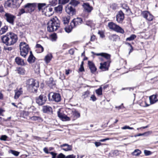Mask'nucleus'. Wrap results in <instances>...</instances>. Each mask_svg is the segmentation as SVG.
Returning a JSON list of instances; mask_svg holds the SVG:
<instances>
[{
    "label": "nucleus",
    "mask_w": 158,
    "mask_h": 158,
    "mask_svg": "<svg viewBox=\"0 0 158 158\" xmlns=\"http://www.w3.org/2000/svg\"><path fill=\"white\" fill-rule=\"evenodd\" d=\"M18 40L17 35L13 33L10 32L6 35L2 36V40L3 43L7 45L14 44L17 42Z\"/></svg>",
    "instance_id": "1"
},
{
    "label": "nucleus",
    "mask_w": 158,
    "mask_h": 158,
    "mask_svg": "<svg viewBox=\"0 0 158 158\" xmlns=\"http://www.w3.org/2000/svg\"><path fill=\"white\" fill-rule=\"evenodd\" d=\"M60 27V22L56 17L52 18L48 23V30L49 31H56Z\"/></svg>",
    "instance_id": "2"
},
{
    "label": "nucleus",
    "mask_w": 158,
    "mask_h": 158,
    "mask_svg": "<svg viewBox=\"0 0 158 158\" xmlns=\"http://www.w3.org/2000/svg\"><path fill=\"white\" fill-rule=\"evenodd\" d=\"M21 55L25 57L30 50L28 45L24 42H21L19 45Z\"/></svg>",
    "instance_id": "3"
},
{
    "label": "nucleus",
    "mask_w": 158,
    "mask_h": 158,
    "mask_svg": "<svg viewBox=\"0 0 158 158\" xmlns=\"http://www.w3.org/2000/svg\"><path fill=\"white\" fill-rule=\"evenodd\" d=\"M26 84L33 92L36 91L39 86L38 81L32 78L28 79L27 81Z\"/></svg>",
    "instance_id": "4"
},
{
    "label": "nucleus",
    "mask_w": 158,
    "mask_h": 158,
    "mask_svg": "<svg viewBox=\"0 0 158 158\" xmlns=\"http://www.w3.org/2000/svg\"><path fill=\"white\" fill-rule=\"evenodd\" d=\"M108 26L109 29L117 32L123 34L124 32V30L118 25L113 22L108 23Z\"/></svg>",
    "instance_id": "5"
},
{
    "label": "nucleus",
    "mask_w": 158,
    "mask_h": 158,
    "mask_svg": "<svg viewBox=\"0 0 158 158\" xmlns=\"http://www.w3.org/2000/svg\"><path fill=\"white\" fill-rule=\"evenodd\" d=\"M47 100V98L45 95L41 94L36 98V102L39 105H42Z\"/></svg>",
    "instance_id": "6"
},
{
    "label": "nucleus",
    "mask_w": 158,
    "mask_h": 158,
    "mask_svg": "<svg viewBox=\"0 0 158 158\" xmlns=\"http://www.w3.org/2000/svg\"><path fill=\"white\" fill-rule=\"evenodd\" d=\"M110 62L111 61L109 60L101 63H100V66L99 67V69L103 71H108L109 69Z\"/></svg>",
    "instance_id": "7"
},
{
    "label": "nucleus",
    "mask_w": 158,
    "mask_h": 158,
    "mask_svg": "<svg viewBox=\"0 0 158 158\" xmlns=\"http://www.w3.org/2000/svg\"><path fill=\"white\" fill-rule=\"evenodd\" d=\"M52 95V99L51 100L55 101V102H60L61 100V97L60 95L58 93H51L48 95V97L49 99L50 96Z\"/></svg>",
    "instance_id": "8"
},
{
    "label": "nucleus",
    "mask_w": 158,
    "mask_h": 158,
    "mask_svg": "<svg viewBox=\"0 0 158 158\" xmlns=\"http://www.w3.org/2000/svg\"><path fill=\"white\" fill-rule=\"evenodd\" d=\"M36 6L35 3H28L25 5L24 7L26 10V13L31 12L34 10Z\"/></svg>",
    "instance_id": "9"
},
{
    "label": "nucleus",
    "mask_w": 158,
    "mask_h": 158,
    "mask_svg": "<svg viewBox=\"0 0 158 158\" xmlns=\"http://www.w3.org/2000/svg\"><path fill=\"white\" fill-rule=\"evenodd\" d=\"M142 15L143 17L149 21L152 20L154 18L153 15L147 11H143Z\"/></svg>",
    "instance_id": "10"
},
{
    "label": "nucleus",
    "mask_w": 158,
    "mask_h": 158,
    "mask_svg": "<svg viewBox=\"0 0 158 158\" xmlns=\"http://www.w3.org/2000/svg\"><path fill=\"white\" fill-rule=\"evenodd\" d=\"M5 16L7 22L12 25L14 24V21L15 18V16L10 13H6Z\"/></svg>",
    "instance_id": "11"
},
{
    "label": "nucleus",
    "mask_w": 158,
    "mask_h": 158,
    "mask_svg": "<svg viewBox=\"0 0 158 158\" xmlns=\"http://www.w3.org/2000/svg\"><path fill=\"white\" fill-rule=\"evenodd\" d=\"M124 19V15L122 10L118 12L116 16V20L119 23H122Z\"/></svg>",
    "instance_id": "12"
},
{
    "label": "nucleus",
    "mask_w": 158,
    "mask_h": 158,
    "mask_svg": "<svg viewBox=\"0 0 158 158\" xmlns=\"http://www.w3.org/2000/svg\"><path fill=\"white\" fill-rule=\"evenodd\" d=\"M82 22V20L81 18H77L74 19L71 22V25L73 26L74 27L81 24Z\"/></svg>",
    "instance_id": "13"
},
{
    "label": "nucleus",
    "mask_w": 158,
    "mask_h": 158,
    "mask_svg": "<svg viewBox=\"0 0 158 158\" xmlns=\"http://www.w3.org/2000/svg\"><path fill=\"white\" fill-rule=\"evenodd\" d=\"M65 10L68 14L71 15H73L75 13L74 9L69 5L66 7Z\"/></svg>",
    "instance_id": "14"
},
{
    "label": "nucleus",
    "mask_w": 158,
    "mask_h": 158,
    "mask_svg": "<svg viewBox=\"0 0 158 158\" xmlns=\"http://www.w3.org/2000/svg\"><path fill=\"white\" fill-rule=\"evenodd\" d=\"M14 2V1L13 0H8L5 3V6L6 8L8 7L15 8L16 6V5Z\"/></svg>",
    "instance_id": "15"
},
{
    "label": "nucleus",
    "mask_w": 158,
    "mask_h": 158,
    "mask_svg": "<svg viewBox=\"0 0 158 158\" xmlns=\"http://www.w3.org/2000/svg\"><path fill=\"white\" fill-rule=\"evenodd\" d=\"M88 64L91 72L92 73H94L97 70V68L94 64L92 62L88 61Z\"/></svg>",
    "instance_id": "16"
},
{
    "label": "nucleus",
    "mask_w": 158,
    "mask_h": 158,
    "mask_svg": "<svg viewBox=\"0 0 158 158\" xmlns=\"http://www.w3.org/2000/svg\"><path fill=\"white\" fill-rule=\"evenodd\" d=\"M82 6L84 10L88 13H90L93 10V7L90 6L88 3H84Z\"/></svg>",
    "instance_id": "17"
},
{
    "label": "nucleus",
    "mask_w": 158,
    "mask_h": 158,
    "mask_svg": "<svg viewBox=\"0 0 158 158\" xmlns=\"http://www.w3.org/2000/svg\"><path fill=\"white\" fill-rule=\"evenodd\" d=\"M71 116V120H74L80 116V113L76 110H72Z\"/></svg>",
    "instance_id": "18"
},
{
    "label": "nucleus",
    "mask_w": 158,
    "mask_h": 158,
    "mask_svg": "<svg viewBox=\"0 0 158 158\" xmlns=\"http://www.w3.org/2000/svg\"><path fill=\"white\" fill-rule=\"evenodd\" d=\"M46 4L45 3H39L38 4V9L40 11H41L44 13L45 12L46 9H47L48 6H46Z\"/></svg>",
    "instance_id": "19"
},
{
    "label": "nucleus",
    "mask_w": 158,
    "mask_h": 158,
    "mask_svg": "<svg viewBox=\"0 0 158 158\" xmlns=\"http://www.w3.org/2000/svg\"><path fill=\"white\" fill-rule=\"evenodd\" d=\"M95 54L97 56H100L102 57H103L106 60H107V61H110L111 55H110L109 54L106 53L102 52L101 53H99L98 54Z\"/></svg>",
    "instance_id": "20"
},
{
    "label": "nucleus",
    "mask_w": 158,
    "mask_h": 158,
    "mask_svg": "<svg viewBox=\"0 0 158 158\" xmlns=\"http://www.w3.org/2000/svg\"><path fill=\"white\" fill-rule=\"evenodd\" d=\"M42 110L44 112L48 113H52V107L49 106H44L43 107Z\"/></svg>",
    "instance_id": "21"
},
{
    "label": "nucleus",
    "mask_w": 158,
    "mask_h": 158,
    "mask_svg": "<svg viewBox=\"0 0 158 158\" xmlns=\"http://www.w3.org/2000/svg\"><path fill=\"white\" fill-rule=\"evenodd\" d=\"M15 95L14 98L15 99L18 98L19 96L23 93V90L22 88H20L19 89H16L15 90Z\"/></svg>",
    "instance_id": "22"
},
{
    "label": "nucleus",
    "mask_w": 158,
    "mask_h": 158,
    "mask_svg": "<svg viewBox=\"0 0 158 158\" xmlns=\"http://www.w3.org/2000/svg\"><path fill=\"white\" fill-rule=\"evenodd\" d=\"M67 147L66 148H62V149L65 151H69L72 150V147L71 145H69L68 144L65 143L61 145L60 146V147L63 148V147Z\"/></svg>",
    "instance_id": "23"
},
{
    "label": "nucleus",
    "mask_w": 158,
    "mask_h": 158,
    "mask_svg": "<svg viewBox=\"0 0 158 158\" xmlns=\"http://www.w3.org/2000/svg\"><path fill=\"white\" fill-rule=\"evenodd\" d=\"M150 103L151 104H153L156 103L158 101L157 98V95H153L149 97Z\"/></svg>",
    "instance_id": "24"
},
{
    "label": "nucleus",
    "mask_w": 158,
    "mask_h": 158,
    "mask_svg": "<svg viewBox=\"0 0 158 158\" xmlns=\"http://www.w3.org/2000/svg\"><path fill=\"white\" fill-rule=\"evenodd\" d=\"M46 10L44 12V14L46 16L49 17L51 16L53 14V11H52V8L51 7H49L47 9H46Z\"/></svg>",
    "instance_id": "25"
},
{
    "label": "nucleus",
    "mask_w": 158,
    "mask_h": 158,
    "mask_svg": "<svg viewBox=\"0 0 158 158\" xmlns=\"http://www.w3.org/2000/svg\"><path fill=\"white\" fill-rule=\"evenodd\" d=\"M52 58V54L51 53L48 54L45 57L44 60L47 64L48 63Z\"/></svg>",
    "instance_id": "26"
},
{
    "label": "nucleus",
    "mask_w": 158,
    "mask_h": 158,
    "mask_svg": "<svg viewBox=\"0 0 158 158\" xmlns=\"http://www.w3.org/2000/svg\"><path fill=\"white\" fill-rule=\"evenodd\" d=\"M15 60L18 65H23L24 64V60L20 57H16L15 59Z\"/></svg>",
    "instance_id": "27"
},
{
    "label": "nucleus",
    "mask_w": 158,
    "mask_h": 158,
    "mask_svg": "<svg viewBox=\"0 0 158 158\" xmlns=\"http://www.w3.org/2000/svg\"><path fill=\"white\" fill-rule=\"evenodd\" d=\"M36 47L37 53H41L43 52L44 48L41 45L37 44L36 45Z\"/></svg>",
    "instance_id": "28"
},
{
    "label": "nucleus",
    "mask_w": 158,
    "mask_h": 158,
    "mask_svg": "<svg viewBox=\"0 0 158 158\" xmlns=\"http://www.w3.org/2000/svg\"><path fill=\"white\" fill-rule=\"evenodd\" d=\"M30 55L27 59V61L30 63H31L35 61V58L32 54L31 52H30Z\"/></svg>",
    "instance_id": "29"
},
{
    "label": "nucleus",
    "mask_w": 158,
    "mask_h": 158,
    "mask_svg": "<svg viewBox=\"0 0 158 158\" xmlns=\"http://www.w3.org/2000/svg\"><path fill=\"white\" fill-rule=\"evenodd\" d=\"M74 27L73 26L71 25V23H70V25L69 26L66 27L64 28L65 31L67 33H69L71 32L73 28Z\"/></svg>",
    "instance_id": "30"
},
{
    "label": "nucleus",
    "mask_w": 158,
    "mask_h": 158,
    "mask_svg": "<svg viewBox=\"0 0 158 158\" xmlns=\"http://www.w3.org/2000/svg\"><path fill=\"white\" fill-rule=\"evenodd\" d=\"M30 118L33 121H38L40 122L42 121V118L40 116H33L30 117Z\"/></svg>",
    "instance_id": "31"
},
{
    "label": "nucleus",
    "mask_w": 158,
    "mask_h": 158,
    "mask_svg": "<svg viewBox=\"0 0 158 158\" xmlns=\"http://www.w3.org/2000/svg\"><path fill=\"white\" fill-rule=\"evenodd\" d=\"M109 37L110 40L113 41H116V40L118 39V36L115 34H112L110 35Z\"/></svg>",
    "instance_id": "32"
},
{
    "label": "nucleus",
    "mask_w": 158,
    "mask_h": 158,
    "mask_svg": "<svg viewBox=\"0 0 158 158\" xmlns=\"http://www.w3.org/2000/svg\"><path fill=\"white\" fill-rule=\"evenodd\" d=\"M62 21L64 24H67L69 22V16L62 17Z\"/></svg>",
    "instance_id": "33"
},
{
    "label": "nucleus",
    "mask_w": 158,
    "mask_h": 158,
    "mask_svg": "<svg viewBox=\"0 0 158 158\" xmlns=\"http://www.w3.org/2000/svg\"><path fill=\"white\" fill-rule=\"evenodd\" d=\"M141 153V151L139 149H135L134 151L131 153V154L133 156H139Z\"/></svg>",
    "instance_id": "34"
},
{
    "label": "nucleus",
    "mask_w": 158,
    "mask_h": 158,
    "mask_svg": "<svg viewBox=\"0 0 158 158\" xmlns=\"http://www.w3.org/2000/svg\"><path fill=\"white\" fill-rule=\"evenodd\" d=\"M7 27L6 26H5L2 28L0 30V35H1L5 33L7 31Z\"/></svg>",
    "instance_id": "35"
},
{
    "label": "nucleus",
    "mask_w": 158,
    "mask_h": 158,
    "mask_svg": "<svg viewBox=\"0 0 158 158\" xmlns=\"http://www.w3.org/2000/svg\"><path fill=\"white\" fill-rule=\"evenodd\" d=\"M55 10L59 13H61L62 10V5H59L58 6L55 8Z\"/></svg>",
    "instance_id": "36"
},
{
    "label": "nucleus",
    "mask_w": 158,
    "mask_h": 158,
    "mask_svg": "<svg viewBox=\"0 0 158 158\" xmlns=\"http://www.w3.org/2000/svg\"><path fill=\"white\" fill-rule=\"evenodd\" d=\"M122 7L123 9H124L126 11L129 13L131 12L130 10L129 9V7L127 6V4H123Z\"/></svg>",
    "instance_id": "37"
},
{
    "label": "nucleus",
    "mask_w": 158,
    "mask_h": 158,
    "mask_svg": "<svg viewBox=\"0 0 158 158\" xmlns=\"http://www.w3.org/2000/svg\"><path fill=\"white\" fill-rule=\"evenodd\" d=\"M79 3V2L76 0H71L69 3V4L74 6H76Z\"/></svg>",
    "instance_id": "38"
},
{
    "label": "nucleus",
    "mask_w": 158,
    "mask_h": 158,
    "mask_svg": "<svg viewBox=\"0 0 158 158\" xmlns=\"http://www.w3.org/2000/svg\"><path fill=\"white\" fill-rule=\"evenodd\" d=\"M61 120L63 121H68L71 120V117H68L66 115L64 114Z\"/></svg>",
    "instance_id": "39"
},
{
    "label": "nucleus",
    "mask_w": 158,
    "mask_h": 158,
    "mask_svg": "<svg viewBox=\"0 0 158 158\" xmlns=\"http://www.w3.org/2000/svg\"><path fill=\"white\" fill-rule=\"evenodd\" d=\"M136 37V36L134 34L132 35L131 36L126 39L127 41H131L134 40Z\"/></svg>",
    "instance_id": "40"
},
{
    "label": "nucleus",
    "mask_w": 158,
    "mask_h": 158,
    "mask_svg": "<svg viewBox=\"0 0 158 158\" xmlns=\"http://www.w3.org/2000/svg\"><path fill=\"white\" fill-rule=\"evenodd\" d=\"M18 73L20 74L23 75L24 74V69L22 68H19L17 70Z\"/></svg>",
    "instance_id": "41"
},
{
    "label": "nucleus",
    "mask_w": 158,
    "mask_h": 158,
    "mask_svg": "<svg viewBox=\"0 0 158 158\" xmlns=\"http://www.w3.org/2000/svg\"><path fill=\"white\" fill-rule=\"evenodd\" d=\"M96 93L98 95H100L102 94V89L101 87L99 88L98 89L96 90Z\"/></svg>",
    "instance_id": "42"
},
{
    "label": "nucleus",
    "mask_w": 158,
    "mask_h": 158,
    "mask_svg": "<svg viewBox=\"0 0 158 158\" xmlns=\"http://www.w3.org/2000/svg\"><path fill=\"white\" fill-rule=\"evenodd\" d=\"M9 153H11V154L16 156H18L19 154V152H18L11 150H10L9 151Z\"/></svg>",
    "instance_id": "43"
},
{
    "label": "nucleus",
    "mask_w": 158,
    "mask_h": 158,
    "mask_svg": "<svg viewBox=\"0 0 158 158\" xmlns=\"http://www.w3.org/2000/svg\"><path fill=\"white\" fill-rule=\"evenodd\" d=\"M89 94V92L88 91L84 92L82 94V97L83 98H85L88 97Z\"/></svg>",
    "instance_id": "44"
},
{
    "label": "nucleus",
    "mask_w": 158,
    "mask_h": 158,
    "mask_svg": "<svg viewBox=\"0 0 158 158\" xmlns=\"http://www.w3.org/2000/svg\"><path fill=\"white\" fill-rule=\"evenodd\" d=\"M60 111V110L59 109L57 111V113L58 116L61 119L63 118V117L64 114H62V113H61Z\"/></svg>",
    "instance_id": "45"
},
{
    "label": "nucleus",
    "mask_w": 158,
    "mask_h": 158,
    "mask_svg": "<svg viewBox=\"0 0 158 158\" xmlns=\"http://www.w3.org/2000/svg\"><path fill=\"white\" fill-rule=\"evenodd\" d=\"M110 8L113 10H116L117 8V4L115 3H113L110 5Z\"/></svg>",
    "instance_id": "46"
},
{
    "label": "nucleus",
    "mask_w": 158,
    "mask_h": 158,
    "mask_svg": "<svg viewBox=\"0 0 158 158\" xmlns=\"http://www.w3.org/2000/svg\"><path fill=\"white\" fill-rule=\"evenodd\" d=\"M50 38L52 41H54L56 40L57 38V35L56 34H53L50 36Z\"/></svg>",
    "instance_id": "47"
},
{
    "label": "nucleus",
    "mask_w": 158,
    "mask_h": 158,
    "mask_svg": "<svg viewBox=\"0 0 158 158\" xmlns=\"http://www.w3.org/2000/svg\"><path fill=\"white\" fill-rule=\"evenodd\" d=\"M69 1V0H59V3L62 4H64Z\"/></svg>",
    "instance_id": "48"
},
{
    "label": "nucleus",
    "mask_w": 158,
    "mask_h": 158,
    "mask_svg": "<svg viewBox=\"0 0 158 158\" xmlns=\"http://www.w3.org/2000/svg\"><path fill=\"white\" fill-rule=\"evenodd\" d=\"M49 2L52 5L55 6L57 4V0H50Z\"/></svg>",
    "instance_id": "49"
},
{
    "label": "nucleus",
    "mask_w": 158,
    "mask_h": 158,
    "mask_svg": "<svg viewBox=\"0 0 158 158\" xmlns=\"http://www.w3.org/2000/svg\"><path fill=\"white\" fill-rule=\"evenodd\" d=\"M25 12H26V10H25V9L24 10L23 9H21L20 10L18 15L20 16L22 14Z\"/></svg>",
    "instance_id": "50"
},
{
    "label": "nucleus",
    "mask_w": 158,
    "mask_h": 158,
    "mask_svg": "<svg viewBox=\"0 0 158 158\" xmlns=\"http://www.w3.org/2000/svg\"><path fill=\"white\" fill-rule=\"evenodd\" d=\"M86 24L87 25L91 27L93 26V24L92 21L91 20H87L86 22Z\"/></svg>",
    "instance_id": "51"
},
{
    "label": "nucleus",
    "mask_w": 158,
    "mask_h": 158,
    "mask_svg": "<svg viewBox=\"0 0 158 158\" xmlns=\"http://www.w3.org/2000/svg\"><path fill=\"white\" fill-rule=\"evenodd\" d=\"M116 109L118 110H119L120 109H123L125 107L123 106V104L122 103L121 105L119 106H116L115 107Z\"/></svg>",
    "instance_id": "52"
},
{
    "label": "nucleus",
    "mask_w": 158,
    "mask_h": 158,
    "mask_svg": "<svg viewBox=\"0 0 158 158\" xmlns=\"http://www.w3.org/2000/svg\"><path fill=\"white\" fill-rule=\"evenodd\" d=\"M121 129L123 130H125L126 129H129L131 130H132L134 129V128L133 127H129L128 126H125L123 127H122Z\"/></svg>",
    "instance_id": "53"
},
{
    "label": "nucleus",
    "mask_w": 158,
    "mask_h": 158,
    "mask_svg": "<svg viewBox=\"0 0 158 158\" xmlns=\"http://www.w3.org/2000/svg\"><path fill=\"white\" fill-rule=\"evenodd\" d=\"M57 158H66V156L64 155L61 153L57 156Z\"/></svg>",
    "instance_id": "54"
},
{
    "label": "nucleus",
    "mask_w": 158,
    "mask_h": 158,
    "mask_svg": "<svg viewBox=\"0 0 158 158\" xmlns=\"http://www.w3.org/2000/svg\"><path fill=\"white\" fill-rule=\"evenodd\" d=\"M144 153L146 156L152 154V152L151 151L147 150H145L144 151Z\"/></svg>",
    "instance_id": "55"
},
{
    "label": "nucleus",
    "mask_w": 158,
    "mask_h": 158,
    "mask_svg": "<svg viewBox=\"0 0 158 158\" xmlns=\"http://www.w3.org/2000/svg\"><path fill=\"white\" fill-rule=\"evenodd\" d=\"M7 138V137L6 135H3L1 136L0 139L1 140L5 141L6 140Z\"/></svg>",
    "instance_id": "56"
},
{
    "label": "nucleus",
    "mask_w": 158,
    "mask_h": 158,
    "mask_svg": "<svg viewBox=\"0 0 158 158\" xmlns=\"http://www.w3.org/2000/svg\"><path fill=\"white\" fill-rule=\"evenodd\" d=\"M98 34L100 35V36L102 38H104L105 37L104 33L101 31H99L98 32Z\"/></svg>",
    "instance_id": "57"
},
{
    "label": "nucleus",
    "mask_w": 158,
    "mask_h": 158,
    "mask_svg": "<svg viewBox=\"0 0 158 158\" xmlns=\"http://www.w3.org/2000/svg\"><path fill=\"white\" fill-rule=\"evenodd\" d=\"M50 153L52 156V158H56L57 154L53 152H51Z\"/></svg>",
    "instance_id": "58"
},
{
    "label": "nucleus",
    "mask_w": 158,
    "mask_h": 158,
    "mask_svg": "<svg viewBox=\"0 0 158 158\" xmlns=\"http://www.w3.org/2000/svg\"><path fill=\"white\" fill-rule=\"evenodd\" d=\"M76 156L72 154L71 155H69L66 156V158H75Z\"/></svg>",
    "instance_id": "59"
},
{
    "label": "nucleus",
    "mask_w": 158,
    "mask_h": 158,
    "mask_svg": "<svg viewBox=\"0 0 158 158\" xmlns=\"http://www.w3.org/2000/svg\"><path fill=\"white\" fill-rule=\"evenodd\" d=\"M94 144H95V146L97 147L102 145V143L99 141V142H95L94 143Z\"/></svg>",
    "instance_id": "60"
},
{
    "label": "nucleus",
    "mask_w": 158,
    "mask_h": 158,
    "mask_svg": "<svg viewBox=\"0 0 158 158\" xmlns=\"http://www.w3.org/2000/svg\"><path fill=\"white\" fill-rule=\"evenodd\" d=\"M43 150L44 152L47 154L50 153V152H48V149L47 148L45 147L44 148Z\"/></svg>",
    "instance_id": "61"
},
{
    "label": "nucleus",
    "mask_w": 158,
    "mask_h": 158,
    "mask_svg": "<svg viewBox=\"0 0 158 158\" xmlns=\"http://www.w3.org/2000/svg\"><path fill=\"white\" fill-rule=\"evenodd\" d=\"M90 98L93 101H95L96 100V98L94 95H92L91 96Z\"/></svg>",
    "instance_id": "62"
},
{
    "label": "nucleus",
    "mask_w": 158,
    "mask_h": 158,
    "mask_svg": "<svg viewBox=\"0 0 158 158\" xmlns=\"http://www.w3.org/2000/svg\"><path fill=\"white\" fill-rule=\"evenodd\" d=\"M110 139L109 138H105V139H101V140H99V141L100 142H104L106 141V140H109Z\"/></svg>",
    "instance_id": "63"
},
{
    "label": "nucleus",
    "mask_w": 158,
    "mask_h": 158,
    "mask_svg": "<svg viewBox=\"0 0 158 158\" xmlns=\"http://www.w3.org/2000/svg\"><path fill=\"white\" fill-rule=\"evenodd\" d=\"M95 36L94 35H93L91 36L90 38V41H94L95 39Z\"/></svg>",
    "instance_id": "64"
}]
</instances>
